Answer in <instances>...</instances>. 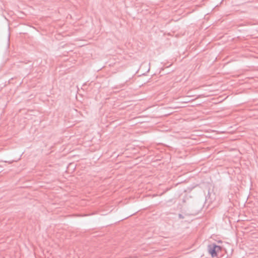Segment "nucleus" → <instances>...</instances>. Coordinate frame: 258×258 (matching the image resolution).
Segmentation results:
<instances>
[{"label":"nucleus","mask_w":258,"mask_h":258,"mask_svg":"<svg viewBox=\"0 0 258 258\" xmlns=\"http://www.w3.org/2000/svg\"><path fill=\"white\" fill-rule=\"evenodd\" d=\"M208 251L212 257L217 256V253L221 250V247L215 244H212L208 246Z\"/></svg>","instance_id":"1"}]
</instances>
